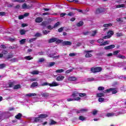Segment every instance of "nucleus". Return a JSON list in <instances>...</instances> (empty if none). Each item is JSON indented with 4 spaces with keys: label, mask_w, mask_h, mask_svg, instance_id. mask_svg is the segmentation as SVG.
Instances as JSON below:
<instances>
[{
    "label": "nucleus",
    "mask_w": 126,
    "mask_h": 126,
    "mask_svg": "<svg viewBox=\"0 0 126 126\" xmlns=\"http://www.w3.org/2000/svg\"><path fill=\"white\" fill-rule=\"evenodd\" d=\"M63 41V40L59 39L57 37H54L53 38H51L49 40H48V43H54V42H56V44H61V43H62Z\"/></svg>",
    "instance_id": "nucleus-1"
},
{
    "label": "nucleus",
    "mask_w": 126,
    "mask_h": 126,
    "mask_svg": "<svg viewBox=\"0 0 126 126\" xmlns=\"http://www.w3.org/2000/svg\"><path fill=\"white\" fill-rule=\"evenodd\" d=\"M103 70V68L102 67H92L91 68V71L93 72V73H96V72H100Z\"/></svg>",
    "instance_id": "nucleus-2"
},
{
    "label": "nucleus",
    "mask_w": 126,
    "mask_h": 126,
    "mask_svg": "<svg viewBox=\"0 0 126 126\" xmlns=\"http://www.w3.org/2000/svg\"><path fill=\"white\" fill-rule=\"evenodd\" d=\"M93 52V50H85V53H86V54L85 55V58H91L92 57V54L89 53H92Z\"/></svg>",
    "instance_id": "nucleus-3"
},
{
    "label": "nucleus",
    "mask_w": 126,
    "mask_h": 126,
    "mask_svg": "<svg viewBox=\"0 0 126 126\" xmlns=\"http://www.w3.org/2000/svg\"><path fill=\"white\" fill-rule=\"evenodd\" d=\"M81 98L80 97H77L75 98H69L67 99V102H71V101H79Z\"/></svg>",
    "instance_id": "nucleus-4"
},
{
    "label": "nucleus",
    "mask_w": 126,
    "mask_h": 126,
    "mask_svg": "<svg viewBox=\"0 0 126 126\" xmlns=\"http://www.w3.org/2000/svg\"><path fill=\"white\" fill-rule=\"evenodd\" d=\"M63 46H71L72 42L71 41H64L62 42Z\"/></svg>",
    "instance_id": "nucleus-5"
},
{
    "label": "nucleus",
    "mask_w": 126,
    "mask_h": 126,
    "mask_svg": "<svg viewBox=\"0 0 126 126\" xmlns=\"http://www.w3.org/2000/svg\"><path fill=\"white\" fill-rule=\"evenodd\" d=\"M116 46L114 44H111L110 45L105 46L104 47V50H112V49H114Z\"/></svg>",
    "instance_id": "nucleus-6"
},
{
    "label": "nucleus",
    "mask_w": 126,
    "mask_h": 126,
    "mask_svg": "<svg viewBox=\"0 0 126 126\" xmlns=\"http://www.w3.org/2000/svg\"><path fill=\"white\" fill-rule=\"evenodd\" d=\"M43 22V18L41 17H37L35 19V22H36V23H41V22Z\"/></svg>",
    "instance_id": "nucleus-7"
},
{
    "label": "nucleus",
    "mask_w": 126,
    "mask_h": 126,
    "mask_svg": "<svg viewBox=\"0 0 126 126\" xmlns=\"http://www.w3.org/2000/svg\"><path fill=\"white\" fill-rule=\"evenodd\" d=\"M78 95H79V93L77 91H74L73 92V93L71 95V97H73V98H76V97H77Z\"/></svg>",
    "instance_id": "nucleus-8"
},
{
    "label": "nucleus",
    "mask_w": 126,
    "mask_h": 126,
    "mask_svg": "<svg viewBox=\"0 0 126 126\" xmlns=\"http://www.w3.org/2000/svg\"><path fill=\"white\" fill-rule=\"evenodd\" d=\"M63 79H64V76H62V75H60V76H58L56 78V80L57 81H63Z\"/></svg>",
    "instance_id": "nucleus-9"
},
{
    "label": "nucleus",
    "mask_w": 126,
    "mask_h": 126,
    "mask_svg": "<svg viewBox=\"0 0 126 126\" xmlns=\"http://www.w3.org/2000/svg\"><path fill=\"white\" fill-rule=\"evenodd\" d=\"M68 81H76L77 80V78L75 77L70 76L68 78Z\"/></svg>",
    "instance_id": "nucleus-10"
},
{
    "label": "nucleus",
    "mask_w": 126,
    "mask_h": 126,
    "mask_svg": "<svg viewBox=\"0 0 126 126\" xmlns=\"http://www.w3.org/2000/svg\"><path fill=\"white\" fill-rule=\"evenodd\" d=\"M111 91H112V94H117V93H118V91L116 88H110L109 92H111Z\"/></svg>",
    "instance_id": "nucleus-11"
},
{
    "label": "nucleus",
    "mask_w": 126,
    "mask_h": 126,
    "mask_svg": "<svg viewBox=\"0 0 126 126\" xmlns=\"http://www.w3.org/2000/svg\"><path fill=\"white\" fill-rule=\"evenodd\" d=\"M103 11L102 8H98L96 9L95 13V14H100V13H102Z\"/></svg>",
    "instance_id": "nucleus-12"
},
{
    "label": "nucleus",
    "mask_w": 126,
    "mask_h": 126,
    "mask_svg": "<svg viewBox=\"0 0 126 126\" xmlns=\"http://www.w3.org/2000/svg\"><path fill=\"white\" fill-rule=\"evenodd\" d=\"M15 84H16V82H15V81H13V82H9L8 83L9 87L10 88L13 87Z\"/></svg>",
    "instance_id": "nucleus-13"
},
{
    "label": "nucleus",
    "mask_w": 126,
    "mask_h": 126,
    "mask_svg": "<svg viewBox=\"0 0 126 126\" xmlns=\"http://www.w3.org/2000/svg\"><path fill=\"white\" fill-rule=\"evenodd\" d=\"M96 96L97 98H101L102 97H104V96H105V94L103 93H99L96 94Z\"/></svg>",
    "instance_id": "nucleus-14"
},
{
    "label": "nucleus",
    "mask_w": 126,
    "mask_h": 126,
    "mask_svg": "<svg viewBox=\"0 0 126 126\" xmlns=\"http://www.w3.org/2000/svg\"><path fill=\"white\" fill-rule=\"evenodd\" d=\"M50 87H55L56 86H59V84L56 82H53L52 84H49Z\"/></svg>",
    "instance_id": "nucleus-15"
},
{
    "label": "nucleus",
    "mask_w": 126,
    "mask_h": 126,
    "mask_svg": "<svg viewBox=\"0 0 126 126\" xmlns=\"http://www.w3.org/2000/svg\"><path fill=\"white\" fill-rule=\"evenodd\" d=\"M41 96H42V97H45V98H46V97H49L50 96V94H49L48 93H42Z\"/></svg>",
    "instance_id": "nucleus-16"
},
{
    "label": "nucleus",
    "mask_w": 126,
    "mask_h": 126,
    "mask_svg": "<svg viewBox=\"0 0 126 126\" xmlns=\"http://www.w3.org/2000/svg\"><path fill=\"white\" fill-rule=\"evenodd\" d=\"M40 119H46V118H48V116L47 114H40L38 115Z\"/></svg>",
    "instance_id": "nucleus-17"
},
{
    "label": "nucleus",
    "mask_w": 126,
    "mask_h": 126,
    "mask_svg": "<svg viewBox=\"0 0 126 126\" xmlns=\"http://www.w3.org/2000/svg\"><path fill=\"white\" fill-rule=\"evenodd\" d=\"M40 119L41 118H40V116L38 115V116L37 117H35L34 118L33 122H34V123H37L38 122H39L40 121H41Z\"/></svg>",
    "instance_id": "nucleus-18"
},
{
    "label": "nucleus",
    "mask_w": 126,
    "mask_h": 126,
    "mask_svg": "<svg viewBox=\"0 0 126 126\" xmlns=\"http://www.w3.org/2000/svg\"><path fill=\"white\" fill-rule=\"evenodd\" d=\"M22 117V114L19 113L16 116H15V118L17 119V120H20L21 117Z\"/></svg>",
    "instance_id": "nucleus-19"
},
{
    "label": "nucleus",
    "mask_w": 126,
    "mask_h": 126,
    "mask_svg": "<svg viewBox=\"0 0 126 126\" xmlns=\"http://www.w3.org/2000/svg\"><path fill=\"white\" fill-rule=\"evenodd\" d=\"M24 59L27 61H31V60H33V57H31V56H29L25 57Z\"/></svg>",
    "instance_id": "nucleus-20"
},
{
    "label": "nucleus",
    "mask_w": 126,
    "mask_h": 126,
    "mask_svg": "<svg viewBox=\"0 0 126 126\" xmlns=\"http://www.w3.org/2000/svg\"><path fill=\"white\" fill-rule=\"evenodd\" d=\"M47 24H48V22L43 21L41 23V26H43V27H44V28H45V27H46Z\"/></svg>",
    "instance_id": "nucleus-21"
},
{
    "label": "nucleus",
    "mask_w": 126,
    "mask_h": 126,
    "mask_svg": "<svg viewBox=\"0 0 126 126\" xmlns=\"http://www.w3.org/2000/svg\"><path fill=\"white\" fill-rule=\"evenodd\" d=\"M107 34H108V36H110V38H111V37H112V36H113V35H114V31H109L107 32Z\"/></svg>",
    "instance_id": "nucleus-22"
},
{
    "label": "nucleus",
    "mask_w": 126,
    "mask_h": 126,
    "mask_svg": "<svg viewBox=\"0 0 126 126\" xmlns=\"http://www.w3.org/2000/svg\"><path fill=\"white\" fill-rule=\"evenodd\" d=\"M20 88H21V86L20 85H15L14 86V87H13V89L14 90H17V89H20Z\"/></svg>",
    "instance_id": "nucleus-23"
},
{
    "label": "nucleus",
    "mask_w": 126,
    "mask_h": 126,
    "mask_svg": "<svg viewBox=\"0 0 126 126\" xmlns=\"http://www.w3.org/2000/svg\"><path fill=\"white\" fill-rule=\"evenodd\" d=\"M84 24V23L83 22V21H80L79 22H78V23L77 24V26L78 27H80V26H83Z\"/></svg>",
    "instance_id": "nucleus-24"
},
{
    "label": "nucleus",
    "mask_w": 126,
    "mask_h": 126,
    "mask_svg": "<svg viewBox=\"0 0 126 126\" xmlns=\"http://www.w3.org/2000/svg\"><path fill=\"white\" fill-rule=\"evenodd\" d=\"M38 82H33L32 85H31V87H36L37 86H38Z\"/></svg>",
    "instance_id": "nucleus-25"
},
{
    "label": "nucleus",
    "mask_w": 126,
    "mask_h": 126,
    "mask_svg": "<svg viewBox=\"0 0 126 126\" xmlns=\"http://www.w3.org/2000/svg\"><path fill=\"white\" fill-rule=\"evenodd\" d=\"M63 71H64L63 69H60L56 70L55 72H56V73H62V72H63Z\"/></svg>",
    "instance_id": "nucleus-26"
},
{
    "label": "nucleus",
    "mask_w": 126,
    "mask_h": 126,
    "mask_svg": "<svg viewBox=\"0 0 126 126\" xmlns=\"http://www.w3.org/2000/svg\"><path fill=\"white\" fill-rule=\"evenodd\" d=\"M26 32H27V31H25L24 29L21 30L20 31L21 35H25V34L26 33Z\"/></svg>",
    "instance_id": "nucleus-27"
},
{
    "label": "nucleus",
    "mask_w": 126,
    "mask_h": 126,
    "mask_svg": "<svg viewBox=\"0 0 126 126\" xmlns=\"http://www.w3.org/2000/svg\"><path fill=\"white\" fill-rule=\"evenodd\" d=\"M26 96L28 97H33L34 96H37V94H28Z\"/></svg>",
    "instance_id": "nucleus-28"
},
{
    "label": "nucleus",
    "mask_w": 126,
    "mask_h": 126,
    "mask_svg": "<svg viewBox=\"0 0 126 126\" xmlns=\"http://www.w3.org/2000/svg\"><path fill=\"white\" fill-rule=\"evenodd\" d=\"M13 58V54L12 53H11L7 56L6 59L7 60H9V59H12Z\"/></svg>",
    "instance_id": "nucleus-29"
},
{
    "label": "nucleus",
    "mask_w": 126,
    "mask_h": 126,
    "mask_svg": "<svg viewBox=\"0 0 126 126\" xmlns=\"http://www.w3.org/2000/svg\"><path fill=\"white\" fill-rule=\"evenodd\" d=\"M125 4H119L116 5V8H121V7H125Z\"/></svg>",
    "instance_id": "nucleus-30"
},
{
    "label": "nucleus",
    "mask_w": 126,
    "mask_h": 126,
    "mask_svg": "<svg viewBox=\"0 0 126 126\" xmlns=\"http://www.w3.org/2000/svg\"><path fill=\"white\" fill-rule=\"evenodd\" d=\"M117 58H118V59H126V56H125L124 55H119L117 56Z\"/></svg>",
    "instance_id": "nucleus-31"
},
{
    "label": "nucleus",
    "mask_w": 126,
    "mask_h": 126,
    "mask_svg": "<svg viewBox=\"0 0 126 126\" xmlns=\"http://www.w3.org/2000/svg\"><path fill=\"white\" fill-rule=\"evenodd\" d=\"M25 42H26V39H22L20 40V43L21 45H23V44H25Z\"/></svg>",
    "instance_id": "nucleus-32"
},
{
    "label": "nucleus",
    "mask_w": 126,
    "mask_h": 126,
    "mask_svg": "<svg viewBox=\"0 0 126 126\" xmlns=\"http://www.w3.org/2000/svg\"><path fill=\"white\" fill-rule=\"evenodd\" d=\"M96 56H97V57H102V56H104V52L102 51L96 54Z\"/></svg>",
    "instance_id": "nucleus-33"
},
{
    "label": "nucleus",
    "mask_w": 126,
    "mask_h": 126,
    "mask_svg": "<svg viewBox=\"0 0 126 126\" xmlns=\"http://www.w3.org/2000/svg\"><path fill=\"white\" fill-rule=\"evenodd\" d=\"M61 23L60 22H57L56 24H55L54 26H53L54 28H57L58 26H60Z\"/></svg>",
    "instance_id": "nucleus-34"
},
{
    "label": "nucleus",
    "mask_w": 126,
    "mask_h": 126,
    "mask_svg": "<svg viewBox=\"0 0 126 126\" xmlns=\"http://www.w3.org/2000/svg\"><path fill=\"white\" fill-rule=\"evenodd\" d=\"M57 122L53 120H51V123H49L50 126H53V125H56Z\"/></svg>",
    "instance_id": "nucleus-35"
},
{
    "label": "nucleus",
    "mask_w": 126,
    "mask_h": 126,
    "mask_svg": "<svg viewBox=\"0 0 126 126\" xmlns=\"http://www.w3.org/2000/svg\"><path fill=\"white\" fill-rule=\"evenodd\" d=\"M50 32H51V31L47 30H44L42 31V32L44 34V35H47V34H49Z\"/></svg>",
    "instance_id": "nucleus-36"
},
{
    "label": "nucleus",
    "mask_w": 126,
    "mask_h": 126,
    "mask_svg": "<svg viewBox=\"0 0 126 126\" xmlns=\"http://www.w3.org/2000/svg\"><path fill=\"white\" fill-rule=\"evenodd\" d=\"M31 74L33 75L39 74V71L37 70H33L31 72Z\"/></svg>",
    "instance_id": "nucleus-37"
},
{
    "label": "nucleus",
    "mask_w": 126,
    "mask_h": 126,
    "mask_svg": "<svg viewBox=\"0 0 126 126\" xmlns=\"http://www.w3.org/2000/svg\"><path fill=\"white\" fill-rule=\"evenodd\" d=\"M107 117H114V116H115V113H108L106 114Z\"/></svg>",
    "instance_id": "nucleus-38"
},
{
    "label": "nucleus",
    "mask_w": 126,
    "mask_h": 126,
    "mask_svg": "<svg viewBox=\"0 0 126 126\" xmlns=\"http://www.w3.org/2000/svg\"><path fill=\"white\" fill-rule=\"evenodd\" d=\"M79 97H85L86 96V93H79Z\"/></svg>",
    "instance_id": "nucleus-39"
},
{
    "label": "nucleus",
    "mask_w": 126,
    "mask_h": 126,
    "mask_svg": "<svg viewBox=\"0 0 126 126\" xmlns=\"http://www.w3.org/2000/svg\"><path fill=\"white\" fill-rule=\"evenodd\" d=\"M97 90H98V91H103L105 90V88H104V87H99Z\"/></svg>",
    "instance_id": "nucleus-40"
},
{
    "label": "nucleus",
    "mask_w": 126,
    "mask_h": 126,
    "mask_svg": "<svg viewBox=\"0 0 126 126\" xmlns=\"http://www.w3.org/2000/svg\"><path fill=\"white\" fill-rule=\"evenodd\" d=\"M6 66L5 63H2L0 64V69H2V68H4Z\"/></svg>",
    "instance_id": "nucleus-41"
},
{
    "label": "nucleus",
    "mask_w": 126,
    "mask_h": 126,
    "mask_svg": "<svg viewBox=\"0 0 126 126\" xmlns=\"http://www.w3.org/2000/svg\"><path fill=\"white\" fill-rule=\"evenodd\" d=\"M75 14V13L70 12L67 14V15H68V16H74Z\"/></svg>",
    "instance_id": "nucleus-42"
},
{
    "label": "nucleus",
    "mask_w": 126,
    "mask_h": 126,
    "mask_svg": "<svg viewBox=\"0 0 126 126\" xmlns=\"http://www.w3.org/2000/svg\"><path fill=\"white\" fill-rule=\"evenodd\" d=\"M36 39H37L36 38H31V39L29 40V43H32V42H34V41L36 40Z\"/></svg>",
    "instance_id": "nucleus-43"
},
{
    "label": "nucleus",
    "mask_w": 126,
    "mask_h": 126,
    "mask_svg": "<svg viewBox=\"0 0 126 126\" xmlns=\"http://www.w3.org/2000/svg\"><path fill=\"white\" fill-rule=\"evenodd\" d=\"M88 111V109L86 108L81 109V113H86Z\"/></svg>",
    "instance_id": "nucleus-44"
},
{
    "label": "nucleus",
    "mask_w": 126,
    "mask_h": 126,
    "mask_svg": "<svg viewBox=\"0 0 126 126\" xmlns=\"http://www.w3.org/2000/svg\"><path fill=\"white\" fill-rule=\"evenodd\" d=\"M105 45H109V42L108 41H105L100 44V46H105Z\"/></svg>",
    "instance_id": "nucleus-45"
},
{
    "label": "nucleus",
    "mask_w": 126,
    "mask_h": 126,
    "mask_svg": "<svg viewBox=\"0 0 126 126\" xmlns=\"http://www.w3.org/2000/svg\"><path fill=\"white\" fill-rule=\"evenodd\" d=\"M91 33V32L87 31L83 32V34L85 36H86V35H88V34H90Z\"/></svg>",
    "instance_id": "nucleus-46"
},
{
    "label": "nucleus",
    "mask_w": 126,
    "mask_h": 126,
    "mask_svg": "<svg viewBox=\"0 0 126 126\" xmlns=\"http://www.w3.org/2000/svg\"><path fill=\"white\" fill-rule=\"evenodd\" d=\"M103 42H104V39H103V38L99 39L97 40V42L99 43V44H102L103 43Z\"/></svg>",
    "instance_id": "nucleus-47"
},
{
    "label": "nucleus",
    "mask_w": 126,
    "mask_h": 126,
    "mask_svg": "<svg viewBox=\"0 0 126 126\" xmlns=\"http://www.w3.org/2000/svg\"><path fill=\"white\" fill-rule=\"evenodd\" d=\"M63 29H64V27H62L58 29V32H59L60 33H61V32H63Z\"/></svg>",
    "instance_id": "nucleus-48"
},
{
    "label": "nucleus",
    "mask_w": 126,
    "mask_h": 126,
    "mask_svg": "<svg viewBox=\"0 0 126 126\" xmlns=\"http://www.w3.org/2000/svg\"><path fill=\"white\" fill-rule=\"evenodd\" d=\"M33 7V4H30L29 5H27V9H30V8H32Z\"/></svg>",
    "instance_id": "nucleus-49"
},
{
    "label": "nucleus",
    "mask_w": 126,
    "mask_h": 126,
    "mask_svg": "<svg viewBox=\"0 0 126 126\" xmlns=\"http://www.w3.org/2000/svg\"><path fill=\"white\" fill-rule=\"evenodd\" d=\"M79 120H80V121H84L85 120V117H83V116H80Z\"/></svg>",
    "instance_id": "nucleus-50"
},
{
    "label": "nucleus",
    "mask_w": 126,
    "mask_h": 126,
    "mask_svg": "<svg viewBox=\"0 0 126 126\" xmlns=\"http://www.w3.org/2000/svg\"><path fill=\"white\" fill-rule=\"evenodd\" d=\"M112 26V24H105L103 25V27H110Z\"/></svg>",
    "instance_id": "nucleus-51"
},
{
    "label": "nucleus",
    "mask_w": 126,
    "mask_h": 126,
    "mask_svg": "<svg viewBox=\"0 0 126 126\" xmlns=\"http://www.w3.org/2000/svg\"><path fill=\"white\" fill-rule=\"evenodd\" d=\"M116 36L117 37H122L123 36H124V34H123V33H116Z\"/></svg>",
    "instance_id": "nucleus-52"
},
{
    "label": "nucleus",
    "mask_w": 126,
    "mask_h": 126,
    "mask_svg": "<svg viewBox=\"0 0 126 126\" xmlns=\"http://www.w3.org/2000/svg\"><path fill=\"white\" fill-rule=\"evenodd\" d=\"M55 64H56V63L51 62V63H49V67L54 66V65H55Z\"/></svg>",
    "instance_id": "nucleus-53"
},
{
    "label": "nucleus",
    "mask_w": 126,
    "mask_h": 126,
    "mask_svg": "<svg viewBox=\"0 0 126 126\" xmlns=\"http://www.w3.org/2000/svg\"><path fill=\"white\" fill-rule=\"evenodd\" d=\"M8 52L6 50H3V51L1 52V54L2 56H3V55H7Z\"/></svg>",
    "instance_id": "nucleus-54"
},
{
    "label": "nucleus",
    "mask_w": 126,
    "mask_h": 126,
    "mask_svg": "<svg viewBox=\"0 0 126 126\" xmlns=\"http://www.w3.org/2000/svg\"><path fill=\"white\" fill-rule=\"evenodd\" d=\"M55 56H56V53H53V54H50L49 55V57L50 58H53V59H54Z\"/></svg>",
    "instance_id": "nucleus-55"
},
{
    "label": "nucleus",
    "mask_w": 126,
    "mask_h": 126,
    "mask_svg": "<svg viewBox=\"0 0 126 126\" xmlns=\"http://www.w3.org/2000/svg\"><path fill=\"white\" fill-rule=\"evenodd\" d=\"M105 101V98L103 97H99L98 102H104Z\"/></svg>",
    "instance_id": "nucleus-56"
},
{
    "label": "nucleus",
    "mask_w": 126,
    "mask_h": 126,
    "mask_svg": "<svg viewBox=\"0 0 126 126\" xmlns=\"http://www.w3.org/2000/svg\"><path fill=\"white\" fill-rule=\"evenodd\" d=\"M22 8L23 9H25V8L27 9V4H26V3H24L23 5H22Z\"/></svg>",
    "instance_id": "nucleus-57"
},
{
    "label": "nucleus",
    "mask_w": 126,
    "mask_h": 126,
    "mask_svg": "<svg viewBox=\"0 0 126 126\" xmlns=\"http://www.w3.org/2000/svg\"><path fill=\"white\" fill-rule=\"evenodd\" d=\"M110 89H107L106 90L103 91V94H106V93H110Z\"/></svg>",
    "instance_id": "nucleus-58"
},
{
    "label": "nucleus",
    "mask_w": 126,
    "mask_h": 126,
    "mask_svg": "<svg viewBox=\"0 0 126 126\" xmlns=\"http://www.w3.org/2000/svg\"><path fill=\"white\" fill-rule=\"evenodd\" d=\"M47 28L49 29V30H53L54 28V27H52L51 25H49L47 27Z\"/></svg>",
    "instance_id": "nucleus-59"
},
{
    "label": "nucleus",
    "mask_w": 126,
    "mask_h": 126,
    "mask_svg": "<svg viewBox=\"0 0 126 126\" xmlns=\"http://www.w3.org/2000/svg\"><path fill=\"white\" fill-rule=\"evenodd\" d=\"M16 61H17L16 58H13L10 60V62H11V63H16Z\"/></svg>",
    "instance_id": "nucleus-60"
},
{
    "label": "nucleus",
    "mask_w": 126,
    "mask_h": 126,
    "mask_svg": "<svg viewBox=\"0 0 126 126\" xmlns=\"http://www.w3.org/2000/svg\"><path fill=\"white\" fill-rule=\"evenodd\" d=\"M110 38H111V36L108 35V34L107 35H105V36H103L102 37V39H110Z\"/></svg>",
    "instance_id": "nucleus-61"
},
{
    "label": "nucleus",
    "mask_w": 126,
    "mask_h": 126,
    "mask_svg": "<svg viewBox=\"0 0 126 126\" xmlns=\"http://www.w3.org/2000/svg\"><path fill=\"white\" fill-rule=\"evenodd\" d=\"M45 62V59L44 58H40L38 60V63H43Z\"/></svg>",
    "instance_id": "nucleus-62"
},
{
    "label": "nucleus",
    "mask_w": 126,
    "mask_h": 126,
    "mask_svg": "<svg viewBox=\"0 0 126 126\" xmlns=\"http://www.w3.org/2000/svg\"><path fill=\"white\" fill-rule=\"evenodd\" d=\"M93 32V33L92 34L91 36L92 37H94V36H95V35L97 34V31H94Z\"/></svg>",
    "instance_id": "nucleus-63"
},
{
    "label": "nucleus",
    "mask_w": 126,
    "mask_h": 126,
    "mask_svg": "<svg viewBox=\"0 0 126 126\" xmlns=\"http://www.w3.org/2000/svg\"><path fill=\"white\" fill-rule=\"evenodd\" d=\"M42 36V34H41L39 32L36 33L35 35V37H41Z\"/></svg>",
    "instance_id": "nucleus-64"
}]
</instances>
